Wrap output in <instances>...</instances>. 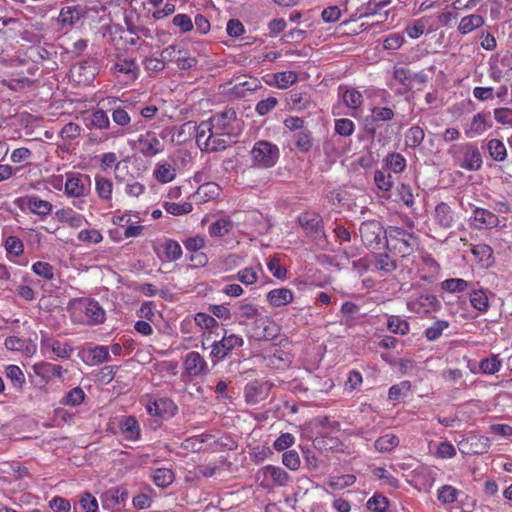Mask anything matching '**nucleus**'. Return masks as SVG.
<instances>
[{
  "mask_svg": "<svg viewBox=\"0 0 512 512\" xmlns=\"http://www.w3.org/2000/svg\"><path fill=\"white\" fill-rule=\"evenodd\" d=\"M419 244L413 221H408L406 226L389 225L386 228L385 249L393 255L406 258L419 248Z\"/></svg>",
  "mask_w": 512,
  "mask_h": 512,
  "instance_id": "1",
  "label": "nucleus"
},
{
  "mask_svg": "<svg viewBox=\"0 0 512 512\" xmlns=\"http://www.w3.org/2000/svg\"><path fill=\"white\" fill-rule=\"evenodd\" d=\"M359 234L363 245L370 250L385 248L386 228L377 220H367L361 223Z\"/></svg>",
  "mask_w": 512,
  "mask_h": 512,
  "instance_id": "2",
  "label": "nucleus"
},
{
  "mask_svg": "<svg viewBox=\"0 0 512 512\" xmlns=\"http://www.w3.org/2000/svg\"><path fill=\"white\" fill-rule=\"evenodd\" d=\"M251 155L255 165L270 168L277 163L280 151L277 145L266 140H259L254 144Z\"/></svg>",
  "mask_w": 512,
  "mask_h": 512,
  "instance_id": "3",
  "label": "nucleus"
},
{
  "mask_svg": "<svg viewBox=\"0 0 512 512\" xmlns=\"http://www.w3.org/2000/svg\"><path fill=\"white\" fill-rule=\"evenodd\" d=\"M213 129L221 130V135L228 137H237V133L233 132V124L237 121V113L234 108H226L224 111L216 113L209 120Z\"/></svg>",
  "mask_w": 512,
  "mask_h": 512,
  "instance_id": "4",
  "label": "nucleus"
},
{
  "mask_svg": "<svg viewBox=\"0 0 512 512\" xmlns=\"http://www.w3.org/2000/svg\"><path fill=\"white\" fill-rule=\"evenodd\" d=\"M273 387L269 381L253 380L248 382L244 388V397L247 404L255 405L265 400Z\"/></svg>",
  "mask_w": 512,
  "mask_h": 512,
  "instance_id": "5",
  "label": "nucleus"
},
{
  "mask_svg": "<svg viewBox=\"0 0 512 512\" xmlns=\"http://www.w3.org/2000/svg\"><path fill=\"white\" fill-rule=\"evenodd\" d=\"M263 476L261 486L268 488L272 485L286 486L290 481V475L281 467L274 465H266L258 472Z\"/></svg>",
  "mask_w": 512,
  "mask_h": 512,
  "instance_id": "6",
  "label": "nucleus"
},
{
  "mask_svg": "<svg viewBox=\"0 0 512 512\" xmlns=\"http://www.w3.org/2000/svg\"><path fill=\"white\" fill-rule=\"evenodd\" d=\"M489 447V438L476 434H470L458 443L459 451L467 455L485 454Z\"/></svg>",
  "mask_w": 512,
  "mask_h": 512,
  "instance_id": "7",
  "label": "nucleus"
},
{
  "mask_svg": "<svg viewBox=\"0 0 512 512\" xmlns=\"http://www.w3.org/2000/svg\"><path fill=\"white\" fill-rule=\"evenodd\" d=\"M298 222L306 234L314 240H321L325 238L323 222L318 214L308 212L303 213L298 216Z\"/></svg>",
  "mask_w": 512,
  "mask_h": 512,
  "instance_id": "8",
  "label": "nucleus"
},
{
  "mask_svg": "<svg viewBox=\"0 0 512 512\" xmlns=\"http://www.w3.org/2000/svg\"><path fill=\"white\" fill-rule=\"evenodd\" d=\"M184 375L189 377H198L209 373V367L205 359L200 355L199 352H189L184 359Z\"/></svg>",
  "mask_w": 512,
  "mask_h": 512,
  "instance_id": "9",
  "label": "nucleus"
},
{
  "mask_svg": "<svg viewBox=\"0 0 512 512\" xmlns=\"http://www.w3.org/2000/svg\"><path fill=\"white\" fill-rule=\"evenodd\" d=\"M146 411L151 416L171 418L178 412V407L169 398L151 399L146 404Z\"/></svg>",
  "mask_w": 512,
  "mask_h": 512,
  "instance_id": "10",
  "label": "nucleus"
},
{
  "mask_svg": "<svg viewBox=\"0 0 512 512\" xmlns=\"http://www.w3.org/2000/svg\"><path fill=\"white\" fill-rule=\"evenodd\" d=\"M407 306L409 310L415 313L426 314L437 311L441 307V303L435 295L421 294L417 298L411 299Z\"/></svg>",
  "mask_w": 512,
  "mask_h": 512,
  "instance_id": "11",
  "label": "nucleus"
},
{
  "mask_svg": "<svg viewBox=\"0 0 512 512\" xmlns=\"http://www.w3.org/2000/svg\"><path fill=\"white\" fill-rule=\"evenodd\" d=\"M243 343V339L236 334L224 336L220 341L213 343L211 355L219 360L224 359L234 348L242 346Z\"/></svg>",
  "mask_w": 512,
  "mask_h": 512,
  "instance_id": "12",
  "label": "nucleus"
},
{
  "mask_svg": "<svg viewBox=\"0 0 512 512\" xmlns=\"http://www.w3.org/2000/svg\"><path fill=\"white\" fill-rule=\"evenodd\" d=\"M98 71L99 64L96 58H88L84 61H81L74 65L71 69L73 75L77 73L78 79L76 81L78 83H88L93 81L95 76L98 74Z\"/></svg>",
  "mask_w": 512,
  "mask_h": 512,
  "instance_id": "13",
  "label": "nucleus"
},
{
  "mask_svg": "<svg viewBox=\"0 0 512 512\" xmlns=\"http://www.w3.org/2000/svg\"><path fill=\"white\" fill-rule=\"evenodd\" d=\"M436 471L428 466H419L413 471L414 487L418 490L430 492L435 481Z\"/></svg>",
  "mask_w": 512,
  "mask_h": 512,
  "instance_id": "14",
  "label": "nucleus"
},
{
  "mask_svg": "<svg viewBox=\"0 0 512 512\" xmlns=\"http://www.w3.org/2000/svg\"><path fill=\"white\" fill-rule=\"evenodd\" d=\"M139 151L144 157H153L163 151V144L151 132L141 135L138 139Z\"/></svg>",
  "mask_w": 512,
  "mask_h": 512,
  "instance_id": "15",
  "label": "nucleus"
},
{
  "mask_svg": "<svg viewBox=\"0 0 512 512\" xmlns=\"http://www.w3.org/2000/svg\"><path fill=\"white\" fill-rule=\"evenodd\" d=\"M387 249L384 252L373 253V263L376 271L382 275H388L398 268L396 260Z\"/></svg>",
  "mask_w": 512,
  "mask_h": 512,
  "instance_id": "16",
  "label": "nucleus"
},
{
  "mask_svg": "<svg viewBox=\"0 0 512 512\" xmlns=\"http://www.w3.org/2000/svg\"><path fill=\"white\" fill-rule=\"evenodd\" d=\"M128 498V491L126 489L113 487L101 496V503L105 510H111L116 505L124 503Z\"/></svg>",
  "mask_w": 512,
  "mask_h": 512,
  "instance_id": "17",
  "label": "nucleus"
},
{
  "mask_svg": "<svg viewBox=\"0 0 512 512\" xmlns=\"http://www.w3.org/2000/svg\"><path fill=\"white\" fill-rule=\"evenodd\" d=\"M86 14V10L84 7L77 5L73 7H63L60 11V14L57 18L58 22L61 23L63 27L65 26H73L76 24L81 18H83Z\"/></svg>",
  "mask_w": 512,
  "mask_h": 512,
  "instance_id": "18",
  "label": "nucleus"
},
{
  "mask_svg": "<svg viewBox=\"0 0 512 512\" xmlns=\"http://www.w3.org/2000/svg\"><path fill=\"white\" fill-rule=\"evenodd\" d=\"M434 221L441 228L447 230L453 227L455 218L452 209L444 202L435 207Z\"/></svg>",
  "mask_w": 512,
  "mask_h": 512,
  "instance_id": "19",
  "label": "nucleus"
},
{
  "mask_svg": "<svg viewBox=\"0 0 512 512\" xmlns=\"http://www.w3.org/2000/svg\"><path fill=\"white\" fill-rule=\"evenodd\" d=\"M84 313L89 325H99L105 321V311L96 300H85Z\"/></svg>",
  "mask_w": 512,
  "mask_h": 512,
  "instance_id": "20",
  "label": "nucleus"
},
{
  "mask_svg": "<svg viewBox=\"0 0 512 512\" xmlns=\"http://www.w3.org/2000/svg\"><path fill=\"white\" fill-rule=\"evenodd\" d=\"M481 165L482 156L479 149L472 144H467L465 146L464 158L461 167L466 170L474 171L480 169Z\"/></svg>",
  "mask_w": 512,
  "mask_h": 512,
  "instance_id": "21",
  "label": "nucleus"
},
{
  "mask_svg": "<svg viewBox=\"0 0 512 512\" xmlns=\"http://www.w3.org/2000/svg\"><path fill=\"white\" fill-rule=\"evenodd\" d=\"M294 293L288 288L272 289L267 294V301L272 307H281L290 304Z\"/></svg>",
  "mask_w": 512,
  "mask_h": 512,
  "instance_id": "22",
  "label": "nucleus"
},
{
  "mask_svg": "<svg viewBox=\"0 0 512 512\" xmlns=\"http://www.w3.org/2000/svg\"><path fill=\"white\" fill-rule=\"evenodd\" d=\"M119 427L125 439L135 441L140 437V425L133 416L123 417L119 422Z\"/></svg>",
  "mask_w": 512,
  "mask_h": 512,
  "instance_id": "23",
  "label": "nucleus"
},
{
  "mask_svg": "<svg viewBox=\"0 0 512 512\" xmlns=\"http://www.w3.org/2000/svg\"><path fill=\"white\" fill-rule=\"evenodd\" d=\"M90 185L91 179L86 174H67L64 192H84Z\"/></svg>",
  "mask_w": 512,
  "mask_h": 512,
  "instance_id": "24",
  "label": "nucleus"
},
{
  "mask_svg": "<svg viewBox=\"0 0 512 512\" xmlns=\"http://www.w3.org/2000/svg\"><path fill=\"white\" fill-rule=\"evenodd\" d=\"M33 370L36 375L42 377L44 380H49L52 377L62 378L64 372L62 366L48 362H40L34 364Z\"/></svg>",
  "mask_w": 512,
  "mask_h": 512,
  "instance_id": "25",
  "label": "nucleus"
},
{
  "mask_svg": "<svg viewBox=\"0 0 512 512\" xmlns=\"http://www.w3.org/2000/svg\"><path fill=\"white\" fill-rule=\"evenodd\" d=\"M185 126L192 127L195 130L196 140L199 146L201 145V140L206 136V133L209 132V136L204 141L205 150H209L210 140L214 137L213 128L210 126L209 121H203L199 125L188 122L184 124V127Z\"/></svg>",
  "mask_w": 512,
  "mask_h": 512,
  "instance_id": "26",
  "label": "nucleus"
},
{
  "mask_svg": "<svg viewBox=\"0 0 512 512\" xmlns=\"http://www.w3.org/2000/svg\"><path fill=\"white\" fill-rule=\"evenodd\" d=\"M492 124L486 121V116L484 114L478 113L473 116L470 127L465 130V134L469 138H473L482 134L488 128H491Z\"/></svg>",
  "mask_w": 512,
  "mask_h": 512,
  "instance_id": "27",
  "label": "nucleus"
},
{
  "mask_svg": "<svg viewBox=\"0 0 512 512\" xmlns=\"http://www.w3.org/2000/svg\"><path fill=\"white\" fill-rule=\"evenodd\" d=\"M260 315L259 308L248 299L237 303L235 316L239 319H254Z\"/></svg>",
  "mask_w": 512,
  "mask_h": 512,
  "instance_id": "28",
  "label": "nucleus"
},
{
  "mask_svg": "<svg viewBox=\"0 0 512 512\" xmlns=\"http://www.w3.org/2000/svg\"><path fill=\"white\" fill-rule=\"evenodd\" d=\"M399 438L391 433L379 437L375 443V449L380 453H388L394 450L399 445Z\"/></svg>",
  "mask_w": 512,
  "mask_h": 512,
  "instance_id": "29",
  "label": "nucleus"
},
{
  "mask_svg": "<svg viewBox=\"0 0 512 512\" xmlns=\"http://www.w3.org/2000/svg\"><path fill=\"white\" fill-rule=\"evenodd\" d=\"M472 254L476 259L484 266L489 267L494 262L493 259V250L489 245L486 244H477L474 245L471 249Z\"/></svg>",
  "mask_w": 512,
  "mask_h": 512,
  "instance_id": "30",
  "label": "nucleus"
},
{
  "mask_svg": "<svg viewBox=\"0 0 512 512\" xmlns=\"http://www.w3.org/2000/svg\"><path fill=\"white\" fill-rule=\"evenodd\" d=\"M154 176L157 181L161 183H168L175 178L176 170L170 163H157L154 169Z\"/></svg>",
  "mask_w": 512,
  "mask_h": 512,
  "instance_id": "31",
  "label": "nucleus"
},
{
  "mask_svg": "<svg viewBox=\"0 0 512 512\" xmlns=\"http://www.w3.org/2000/svg\"><path fill=\"white\" fill-rule=\"evenodd\" d=\"M175 479L174 472L168 468H158L152 474V480L156 486L167 488Z\"/></svg>",
  "mask_w": 512,
  "mask_h": 512,
  "instance_id": "32",
  "label": "nucleus"
},
{
  "mask_svg": "<svg viewBox=\"0 0 512 512\" xmlns=\"http://www.w3.org/2000/svg\"><path fill=\"white\" fill-rule=\"evenodd\" d=\"M483 24L484 19L482 16L472 14L469 16H465L461 19L458 30L461 34H467L472 32L476 28L481 27Z\"/></svg>",
  "mask_w": 512,
  "mask_h": 512,
  "instance_id": "33",
  "label": "nucleus"
},
{
  "mask_svg": "<svg viewBox=\"0 0 512 512\" xmlns=\"http://www.w3.org/2000/svg\"><path fill=\"white\" fill-rule=\"evenodd\" d=\"M233 228V224L228 219H219L213 222L209 227V235L211 237L223 238L228 235Z\"/></svg>",
  "mask_w": 512,
  "mask_h": 512,
  "instance_id": "34",
  "label": "nucleus"
},
{
  "mask_svg": "<svg viewBox=\"0 0 512 512\" xmlns=\"http://www.w3.org/2000/svg\"><path fill=\"white\" fill-rule=\"evenodd\" d=\"M425 137L424 130L420 126H412L405 134V144L409 148L415 149L420 146Z\"/></svg>",
  "mask_w": 512,
  "mask_h": 512,
  "instance_id": "35",
  "label": "nucleus"
},
{
  "mask_svg": "<svg viewBox=\"0 0 512 512\" xmlns=\"http://www.w3.org/2000/svg\"><path fill=\"white\" fill-rule=\"evenodd\" d=\"M502 363L498 355L483 358L479 362V369L483 374L494 375L501 369Z\"/></svg>",
  "mask_w": 512,
  "mask_h": 512,
  "instance_id": "36",
  "label": "nucleus"
},
{
  "mask_svg": "<svg viewBox=\"0 0 512 512\" xmlns=\"http://www.w3.org/2000/svg\"><path fill=\"white\" fill-rule=\"evenodd\" d=\"M42 347H51L52 352L59 358H69L73 349L69 347L67 344H62L59 341H53L51 344L49 343V339L42 336L41 339Z\"/></svg>",
  "mask_w": 512,
  "mask_h": 512,
  "instance_id": "37",
  "label": "nucleus"
},
{
  "mask_svg": "<svg viewBox=\"0 0 512 512\" xmlns=\"http://www.w3.org/2000/svg\"><path fill=\"white\" fill-rule=\"evenodd\" d=\"M487 150L491 158L498 162L504 161L507 156L506 147L499 139H491L487 144Z\"/></svg>",
  "mask_w": 512,
  "mask_h": 512,
  "instance_id": "38",
  "label": "nucleus"
},
{
  "mask_svg": "<svg viewBox=\"0 0 512 512\" xmlns=\"http://www.w3.org/2000/svg\"><path fill=\"white\" fill-rule=\"evenodd\" d=\"M6 377L11 381L12 385L22 390L25 384V376L23 371L17 365H9L5 369Z\"/></svg>",
  "mask_w": 512,
  "mask_h": 512,
  "instance_id": "39",
  "label": "nucleus"
},
{
  "mask_svg": "<svg viewBox=\"0 0 512 512\" xmlns=\"http://www.w3.org/2000/svg\"><path fill=\"white\" fill-rule=\"evenodd\" d=\"M85 397L86 395L82 388L75 387L66 393L60 403L66 406L76 407L84 401Z\"/></svg>",
  "mask_w": 512,
  "mask_h": 512,
  "instance_id": "40",
  "label": "nucleus"
},
{
  "mask_svg": "<svg viewBox=\"0 0 512 512\" xmlns=\"http://www.w3.org/2000/svg\"><path fill=\"white\" fill-rule=\"evenodd\" d=\"M411 390V383L409 381H402L390 387L388 398L392 401H398L408 396Z\"/></svg>",
  "mask_w": 512,
  "mask_h": 512,
  "instance_id": "41",
  "label": "nucleus"
},
{
  "mask_svg": "<svg viewBox=\"0 0 512 512\" xmlns=\"http://www.w3.org/2000/svg\"><path fill=\"white\" fill-rule=\"evenodd\" d=\"M384 161L387 169L395 173L402 172L406 167V160L400 153H390Z\"/></svg>",
  "mask_w": 512,
  "mask_h": 512,
  "instance_id": "42",
  "label": "nucleus"
},
{
  "mask_svg": "<svg viewBox=\"0 0 512 512\" xmlns=\"http://www.w3.org/2000/svg\"><path fill=\"white\" fill-rule=\"evenodd\" d=\"M295 137V146L299 151L307 153L311 150L313 146V138L308 129L300 131Z\"/></svg>",
  "mask_w": 512,
  "mask_h": 512,
  "instance_id": "43",
  "label": "nucleus"
},
{
  "mask_svg": "<svg viewBox=\"0 0 512 512\" xmlns=\"http://www.w3.org/2000/svg\"><path fill=\"white\" fill-rule=\"evenodd\" d=\"M459 491L451 485H444L437 491V499L442 504H452L457 500Z\"/></svg>",
  "mask_w": 512,
  "mask_h": 512,
  "instance_id": "44",
  "label": "nucleus"
},
{
  "mask_svg": "<svg viewBox=\"0 0 512 512\" xmlns=\"http://www.w3.org/2000/svg\"><path fill=\"white\" fill-rule=\"evenodd\" d=\"M298 79L295 71H283L274 74L275 84L280 89H286L289 85L294 84Z\"/></svg>",
  "mask_w": 512,
  "mask_h": 512,
  "instance_id": "45",
  "label": "nucleus"
},
{
  "mask_svg": "<svg viewBox=\"0 0 512 512\" xmlns=\"http://www.w3.org/2000/svg\"><path fill=\"white\" fill-rule=\"evenodd\" d=\"M164 255L169 261H176L182 256V248L180 244L172 239H167L164 242Z\"/></svg>",
  "mask_w": 512,
  "mask_h": 512,
  "instance_id": "46",
  "label": "nucleus"
},
{
  "mask_svg": "<svg viewBox=\"0 0 512 512\" xmlns=\"http://www.w3.org/2000/svg\"><path fill=\"white\" fill-rule=\"evenodd\" d=\"M468 286L469 282L461 278H450L441 283L442 289L450 293L463 292Z\"/></svg>",
  "mask_w": 512,
  "mask_h": 512,
  "instance_id": "47",
  "label": "nucleus"
},
{
  "mask_svg": "<svg viewBox=\"0 0 512 512\" xmlns=\"http://www.w3.org/2000/svg\"><path fill=\"white\" fill-rule=\"evenodd\" d=\"M387 328L392 333L400 334V335H405L409 332L408 322L398 316L389 317L388 322H387Z\"/></svg>",
  "mask_w": 512,
  "mask_h": 512,
  "instance_id": "48",
  "label": "nucleus"
},
{
  "mask_svg": "<svg viewBox=\"0 0 512 512\" xmlns=\"http://www.w3.org/2000/svg\"><path fill=\"white\" fill-rule=\"evenodd\" d=\"M366 506L372 512H386L389 506V501L385 496L375 494L367 501Z\"/></svg>",
  "mask_w": 512,
  "mask_h": 512,
  "instance_id": "49",
  "label": "nucleus"
},
{
  "mask_svg": "<svg viewBox=\"0 0 512 512\" xmlns=\"http://www.w3.org/2000/svg\"><path fill=\"white\" fill-rule=\"evenodd\" d=\"M356 482V476L353 474L342 475L339 477H331L328 481V485L332 489H344L352 486Z\"/></svg>",
  "mask_w": 512,
  "mask_h": 512,
  "instance_id": "50",
  "label": "nucleus"
},
{
  "mask_svg": "<svg viewBox=\"0 0 512 512\" xmlns=\"http://www.w3.org/2000/svg\"><path fill=\"white\" fill-rule=\"evenodd\" d=\"M471 305L480 312H485L488 307V297L482 290L473 291L470 294Z\"/></svg>",
  "mask_w": 512,
  "mask_h": 512,
  "instance_id": "51",
  "label": "nucleus"
},
{
  "mask_svg": "<svg viewBox=\"0 0 512 512\" xmlns=\"http://www.w3.org/2000/svg\"><path fill=\"white\" fill-rule=\"evenodd\" d=\"M29 209L38 215H47L52 208V205L48 201L40 200L36 197L28 199Z\"/></svg>",
  "mask_w": 512,
  "mask_h": 512,
  "instance_id": "52",
  "label": "nucleus"
},
{
  "mask_svg": "<svg viewBox=\"0 0 512 512\" xmlns=\"http://www.w3.org/2000/svg\"><path fill=\"white\" fill-rule=\"evenodd\" d=\"M474 214L475 220L485 224L487 227H495L498 225V217L490 211L478 208L475 210Z\"/></svg>",
  "mask_w": 512,
  "mask_h": 512,
  "instance_id": "53",
  "label": "nucleus"
},
{
  "mask_svg": "<svg viewBox=\"0 0 512 512\" xmlns=\"http://www.w3.org/2000/svg\"><path fill=\"white\" fill-rule=\"evenodd\" d=\"M165 210L175 216L184 215L192 211V204L190 202L173 203L165 202Z\"/></svg>",
  "mask_w": 512,
  "mask_h": 512,
  "instance_id": "54",
  "label": "nucleus"
},
{
  "mask_svg": "<svg viewBox=\"0 0 512 512\" xmlns=\"http://www.w3.org/2000/svg\"><path fill=\"white\" fill-rule=\"evenodd\" d=\"M449 323L444 320L436 321L431 327L425 330V336L429 341L437 340L442 332L448 328Z\"/></svg>",
  "mask_w": 512,
  "mask_h": 512,
  "instance_id": "55",
  "label": "nucleus"
},
{
  "mask_svg": "<svg viewBox=\"0 0 512 512\" xmlns=\"http://www.w3.org/2000/svg\"><path fill=\"white\" fill-rule=\"evenodd\" d=\"M32 270L36 275L43 277L47 280H52L54 278V268L51 264L47 262L38 261L34 263L32 266Z\"/></svg>",
  "mask_w": 512,
  "mask_h": 512,
  "instance_id": "56",
  "label": "nucleus"
},
{
  "mask_svg": "<svg viewBox=\"0 0 512 512\" xmlns=\"http://www.w3.org/2000/svg\"><path fill=\"white\" fill-rule=\"evenodd\" d=\"M282 463L292 471L298 470L301 463L298 452L295 450H288L284 452L282 455Z\"/></svg>",
  "mask_w": 512,
  "mask_h": 512,
  "instance_id": "57",
  "label": "nucleus"
},
{
  "mask_svg": "<svg viewBox=\"0 0 512 512\" xmlns=\"http://www.w3.org/2000/svg\"><path fill=\"white\" fill-rule=\"evenodd\" d=\"M355 129L353 121L348 118H341L335 121V132L340 136H350Z\"/></svg>",
  "mask_w": 512,
  "mask_h": 512,
  "instance_id": "58",
  "label": "nucleus"
},
{
  "mask_svg": "<svg viewBox=\"0 0 512 512\" xmlns=\"http://www.w3.org/2000/svg\"><path fill=\"white\" fill-rule=\"evenodd\" d=\"M374 476L384 481V483L392 488L399 487V481L392 474H390L385 468L377 467L373 470Z\"/></svg>",
  "mask_w": 512,
  "mask_h": 512,
  "instance_id": "59",
  "label": "nucleus"
},
{
  "mask_svg": "<svg viewBox=\"0 0 512 512\" xmlns=\"http://www.w3.org/2000/svg\"><path fill=\"white\" fill-rule=\"evenodd\" d=\"M5 249L9 254L19 256L24 251V245L18 237L9 236L5 241Z\"/></svg>",
  "mask_w": 512,
  "mask_h": 512,
  "instance_id": "60",
  "label": "nucleus"
},
{
  "mask_svg": "<svg viewBox=\"0 0 512 512\" xmlns=\"http://www.w3.org/2000/svg\"><path fill=\"white\" fill-rule=\"evenodd\" d=\"M91 125L98 129H106L110 125L108 115L104 110H96L91 116Z\"/></svg>",
  "mask_w": 512,
  "mask_h": 512,
  "instance_id": "61",
  "label": "nucleus"
},
{
  "mask_svg": "<svg viewBox=\"0 0 512 512\" xmlns=\"http://www.w3.org/2000/svg\"><path fill=\"white\" fill-rule=\"evenodd\" d=\"M172 23L178 27L182 33L189 32L193 29L194 25L191 18L186 14H177L173 17Z\"/></svg>",
  "mask_w": 512,
  "mask_h": 512,
  "instance_id": "62",
  "label": "nucleus"
},
{
  "mask_svg": "<svg viewBox=\"0 0 512 512\" xmlns=\"http://www.w3.org/2000/svg\"><path fill=\"white\" fill-rule=\"evenodd\" d=\"M80 505L85 512H97L98 511V501L89 492H86L81 496Z\"/></svg>",
  "mask_w": 512,
  "mask_h": 512,
  "instance_id": "63",
  "label": "nucleus"
},
{
  "mask_svg": "<svg viewBox=\"0 0 512 512\" xmlns=\"http://www.w3.org/2000/svg\"><path fill=\"white\" fill-rule=\"evenodd\" d=\"M494 118L500 124L512 125V109L507 107L496 108Z\"/></svg>",
  "mask_w": 512,
  "mask_h": 512,
  "instance_id": "64",
  "label": "nucleus"
}]
</instances>
